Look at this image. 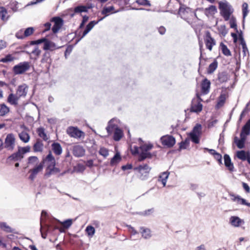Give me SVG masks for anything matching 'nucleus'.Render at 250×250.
I'll return each instance as SVG.
<instances>
[{"instance_id":"nucleus-1","label":"nucleus","mask_w":250,"mask_h":250,"mask_svg":"<svg viewBox=\"0 0 250 250\" xmlns=\"http://www.w3.org/2000/svg\"><path fill=\"white\" fill-rule=\"evenodd\" d=\"M74 220H64L61 222L60 220H50L52 224L47 225L48 231H54L58 229L61 233H64L65 230L68 229L72 225Z\"/></svg>"},{"instance_id":"nucleus-2","label":"nucleus","mask_w":250,"mask_h":250,"mask_svg":"<svg viewBox=\"0 0 250 250\" xmlns=\"http://www.w3.org/2000/svg\"><path fill=\"white\" fill-rule=\"evenodd\" d=\"M219 9L220 10L221 16L224 18L225 21H228L230 15L233 12V8L228 2L225 1L219 2Z\"/></svg>"},{"instance_id":"nucleus-3","label":"nucleus","mask_w":250,"mask_h":250,"mask_svg":"<svg viewBox=\"0 0 250 250\" xmlns=\"http://www.w3.org/2000/svg\"><path fill=\"white\" fill-rule=\"evenodd\" d=\"M151 168L147 164L139 165L134 168V170H137L139 173V178L142 181H145L148 178L149 173Z\"/></svg>"},{"instance_id":"nucleus-4","label":"nucleus","mask_w":250,"mask_h":250,"mask_svg":"<svg viewBox=\"0 0 250 250\" xmlns=\"http://www.w3.org/2000/svg\"><path fill=\"white\" fill-rule=\"evenodd\" d=\"M30 67V62H23L15 65L12 68L14 74L21 75L28 71Z\"/></svg>"},{"instance_id":"nucleus-5","label":"nucleus","mask_w":250,"mask_h":250,"mask_svg":"<svg viewBox=\"0 0 250 250\" xmlns=\"http://www.w3.org/2000/svg\"><path fill=\"white\" fill-rule=\"evenodd\" d=\"M104 18H102L97 21H90L86 25L83 31V33L81 34V32H79L77 34L78 40L76 41V43H77L80 42L84 37H85L94 27V26L97 24L100 21L103 20Z\"/></svg>"},{"instance_id":"nucleus-6","label":"nucleus","mask_w":250,"mask_h":250,"mask_svg":"<svg viewBox=\"0 0 250 250\" xmlns=\"http://www.w3.org/2000/svg\"><path fill=\"white\" fill-rule=\"evenodd\" d=\"M4 143V148L12 151L15 146V138L12 133L8 134L5 138Z\"/></svg>"},{"instance_id":"nucleus-7","label":"nucleus","mask_w":250,"mask_h":250,"mask_svg":"<svg viewBox=\"0 0 250 250\" xmlns=\"http://www.w3.org/2000/svg\"><path fill=\"white\" fill-rule=\"evenodd\" d=\"M52 224L50 220H40V231L43 239H46L48 232H53L54 231H48L47 225Z\"/></svg>"},{"instance_id":"nucleus-8","label":"nucleus","mask_w":250,"mask_h":250,"mask_svg":"<svg viewBox=\"0 0 250 250\" xmlns=\"http://www.w3.org/2000/svg\"><path fill=\"white\" fill-rule=\"evenodd\" d=\"M51 22L54 23L52 27V31L54 34L58 32L59 30L61 28L63 24V19L59 16H56L52 18L50 20Z\"/></svg>"},{"instance_id":"nucleus-9","label":"nucleus","mask_w":250,"mask_h":250,"mask_svg":"<svg viewBox=\"0 0 250 250\" xmlns=\"http://www.w3.org/2000/svg\"><path fill=\"white\" fill-rule=\"evenodd\" d=\"M160 141L163 146L168 148L172 147L176 143L175 138L169 135L163 136L161 137Z\"/></svg>"},{"instance_id":"nucleus-10","label":"nucleus","mask_w":250,"mask_h":250,"mask_svg":"<svg viewBox=\"0 0 250 250\" xmlns=\"http://www.w3.org/2000/svg\"><path fill=\"white\" fill-rule=\"evenodd\" d=\"M44 165V160L42 161L39 165H36L33 168L30 169L29 172L31 174L29 176V179L32 181H34L38 173L42 170Z\"/></svg>"},{"instance_id":"nucleus-11","label":"nucleus","mask_w":250,"mask_h":250,"mask_svg":"<svg viewBox=\"0 0 250 250\" xmlns=\"http://www.w3.org/2000/svg\"><path fill=\"white\" fill-rule=\"evenodd\" d=\"M196 95L198 101L196 104H194L193 101H192L190 107V111L192 112L199 113L202 111L203 108V105L201 103L202 100L198 94H197Z\"/></svg>"},{"instance_id":"nucleus-12","label":"nucleus","mask_w":250,"mask_h":250,"mask_svg":"<svg viewBox=\"0 0 250 250\" xmlns=\"http://www.w3.org/2000/svg\"><path fill=\"white\" fill-rule=\"evenodd\" d=\"M23 158V156L21 155V152L18 150L17 152L12 153L7 158L6 162L7 164H10L13 162L21 161Z\"/></svg>"},{"instance_id":"nucleus-13","label":"nucleus","mask_w":250,"mask_h":250,"mask_svg":"<svg viewBox=\"0 0 250 250\" xmlns=\"http://www.w3.org/2000/svg\"><path fill=\"white\" fill-rule=\"evenodd\" d=\"M205 42L207 48L210 51L212 50L213 46L215 44V40L211 37L210 32L208 31L206 32Z\"/></svg>"},{"instance_id":"nucleus-14","label":"nucleus","mask_w":250,"mask_h":250,"mask_svg":"<svg viewBox=\"0 0 250 250\" xmlns=\"http://www.w3.org/2000/svg\"><path fill=\"white\" fill-rule=\"evenodd\" d=\"M85 150L83 147L80 145H75L73 146L72 153L74 156L76 157H81L84 155Z\"/></svg>"},{"instance_id":"nucleus-15","label":"nucleus","mask_w":250,"mask_h":250,"mask_svg":"<svg viewBox=\"0 0 250 250\" xmlns=\"http://www.w3.org/2000/svg\"><path fill=\"white\" fill-rule=\"evenodd\" d=\"M67 133L72 137L81 138L83 132L79 130L77 127H70L67 130Z\"/></svg>"},{"instance_id":"nucleus-16","label":"nucleus","mask_w":250,"mask_h":250,"mask_svg":"<svg viewBox=\"0 0 250 250\" xmlns=\"http://www.w3.org/2000/svg\"><path fill=\"white\" fill-rule=\"evenodd\" d=\"M28 92V86L26 84L19 85L16 92V95L20 98L25 97Z\"/></svg>"},{"instance_id":"nucleus-17","label":"nucleus","mask_w":250,"mask_h":250,"mask_svg":"<svg viewBox=\"0 0 250 250\" xmlns=\"http://www.w3.org/2000/svg\"><path fill=\"white\" fill-rule=\"evenodd\" d=\"M210 82L207 79L205 78L201 83V91L204 94H207L209 92L210 87Z\"/></svg>"},{"instance_id":"nucleus-18","label":"nucleus","mask_w":250,"mask_h":250,"mask_svg":"<svg viewBox=\"0 0 250 250\" xmlns=\"http://www.w3.org/2000/svg\"><path fill=\"white\" fill-rule=\"evenodd\" d=\"M204 10L205 14L207 16H208L209 15H214L216 13H217V10L216 7L215 5H210L208 7L206 8L205 9H204L203 8H198L196 9V10Z\"/></svg>"},{"instance_id":"nucleus-19","label":"nucleus","mask_w":250,"mask_h":250,"mask_svg":"<svg viewBox=\"0 0 250 250\" xmlns=\"http://www.w3.org/2000/svg\"><path fill=\"white\" fill-rule=\"evenodd\" d=\"M224 165H225V167L230 171H233L234 170V166H233V164L231 162V158H230V156L228 154H225L224 155Z\"/></svg>"},{"instance_id":"nucleus-20","label":"nucleus","mask_w":250,"mask_h":250,"mask_svg":"<svg viewBox=\"0 0 250 250\" xmlns=\"http://www.w3.org/2000/svg\"><path fill=\"white\" fill-rule=\"evenodd\" d=\"M114 10L115 8L112 5L109 7L104 6L101 11L102 14L104 16L103 18L108 16L110 13L114 14L119 12V10L115 11Z\"/></svg>"},{"instance_id":"nucleus-21","label":"nucleus","mask_w":250,"mask_h":250,"mask_svg":"<svg viewBox=\"0 0 250 250\" xmlns=\"http://www.w3.org/2000/svg\"><path fill=\"white\" fill-rule=\"evenodd\" d=\"M60 47H57L56 44L48 40L47 39H46V41L44 42V44H43V49L44 50L47 51V50H51L53 51L55 49H58Z\"/></svg>"},{"instance_id":"nucleus-22","label":"nucleus","mask_w":250,"mask_h":250,"mask_svg":"<svg viewBox=\"0 0 250 250\" xmlns=\"http://www.w3.org/2000/svg\"><path fill=\"white\" fill-rule=\"evenodd\" d=\"M140 231L142 237L146 239H149L151 237V230L145 227H141Z\"/></svg>"},{"instance_id":"nucleus-23","label":"nucleus","mask_w":250,"mask_h":250,"mask_svg":"<svg viewBox=\"0 0 250 250\" xmlns=\"http://www.w3.org/2000/svg\"><path fill=\"white\" fill-rule=\"evenodd\" d=\"M20 98L16 95L10 93L7 98V102L13 105H17Z\"/></svg>"},{"instance_id":"nucleus-24","label":"nucleus","mask_w":250,"mask_h":250,"mask_svg":"<svg viewBox=\"0 0 250 250\" xmlns=\"http://www.w3.org/2000/svg\"><path fill=\"white\" fill-rule=\"evenodd\" d=\"M52 149L57 155H60L62 153V147L61 145L57 142H54L51 145Z\"/></svg>"},{"instance_id":"nucleus-25","label":"nucleus","mask_w":250,"mask_h":250,"mask_svg":"<svg viewBox=\"0 0 250 250\" xmlns=\"http://www.w3.org/2000/svg\"><path fill=\"white\" fill-rule=\"evenodd\" d=\"M43 144L40 139H38L37 140L36 142L33 146L34 151L35 152H42L43 150Z\"/></svg>"},{"instance_id":"nucleus-26","label":"nucleus","mask_w":250,"mask_h":250,"mask_svg":"<svg viewBox=\"0 0 250 250\" xmlns=\"http://www.w3.org/2000/svg\"><path fill=\"white\" fill-rule=\"evenodd\" d=\"M217 80L220 83H224L228 80V75L227 72L222 71L219 72L217 75Z\"/></svg>"},{"instance_id":"nucleus-27","label":"nucleus","mask_w":250,"mask_h":250,"mask_svg":"<svg viewBox=\"0 0 250 250\" xmlns=\"http://www.w3.org/2000/svg\"><path fill=\"white\" fill-rule=\"evenodd\" d=\"M229 195L232 197L231 200L234 202H236L237 204L245 205L246 200L241 197L239 195H235L233 193H229Z\"/></svg>"},{"instance_id":"nucleus-28","label":"nucleus","mask_w":250,"mask_h":250,"mask_svg":"<svg viewBox=\"0 0 250 250\" xmlns=\"http://www.w3.org/2000/svg\"><path fill=\"white\" fill-rule=\"evenodd\" d=\"M123 136V132L119 127L114 130L113 138L115 141H119Z\"/></svg>"},{"instance_id":"nucleus-29","label":"nucleus","mask_w":250,"mask_h":250,"mask_svg":"<svg viewBox=\"0 0 250 250\" xmlns=\"http://www.w3.org/2000/svg\"><path fill=\"white\" fill-rule=\"evenodd\" d=\"M169 173L168 172H164L162 173L158 177V181L161 182L163 187H165L168 179Z\"/></svg>"},{"instance_id":"nucleus-30","label":"nucleus","mask_w":250,"mask_h":250,"mask_svg":"<svg viewBox=\"0 0 250 250\" xmlns=\"http://www.w3.org/2000/svg\"><path fill=\"white\" fill-rule=\"evenodd\" d=\"M85 234L89 238H92L95 233V229L91 225H88L87 226L85 229Z\"/></svg>"},{"instance_id":"nucleus-31","label":"nucleus","mask_w":250,"mask_h":250,"mask_svg":"<svg viewBox=\"0 0 250 250\" xmlns=\"http://www.w3.org/2000/svg\"><path fill=\"white\" fill-rule=\"evenodd\" d=\"M152 156L153 154L150 152H146L141 151L138 155V161L142 162L147 158L151 159L152 157Z\"/></svg>"},{"instance_id":"nucleus-32","label":"nucleus","mask_w":250,"mask_h":250,"mask_svg":"<svg viewBox=\"0 0 250 250\" xmlns=\"http://www.w3.org/2000/svg\"><path fill=\"white\" fill-rule=\"evenodd\" d=\"M250 154L249 151H245V150H239L236 152L237 157L242 161H246L249 154Z\"/></svg>"},{"instance_id":"nucleus-33","label":"nucleus","mask_w":250,"mask_h":250,"mask_svg":"<svg viewBox=\"0 0 250 250\" xmlns=\"http://www.w3.org/2000/svg\"><path fill=\"white\" fill-rule=\"evenodd\" d=\"M0 228L6 232H13L16 234L18 233L16 231L15 232V230L8 226L5 222H0Z\"/></svg>"},{"instance_id":"nucleus-34","label":"nucleus","mask_w":250,"mask_h":250,"mask_svg":"<svg viewBox=\"0 0 250 250\" xmlns=\"http://www.w3.org/2000/svg\"><path fill=\"white\" fill-rule=\"evenodd\" d=\"M121 156L119 152H117L114 156L111 158L110 165L111 166H113L119 163L121 160Z\"/></svg>"},{"instance_id":"nucleus-35","label":"nucleus","mask_w":250,"mask_h":250,"mask_svg":"<svg viewBox=\"0 0 250 250\" xmlns=\"http://www.w3.org/2000/svg\"><path fill=\"white\" fill-rule=\"evenodd\" d=\"M60 172V168L55 167H52V168H50V169L49 170L45 171L44 176L45 178H48L50 177V176L51 175L55 174Z\"/></svg>"},{"instance_id":"nucleus-36","label":"nucleus","mask_w":250,"mask_h":250,"mask_svg":"<svg viewBox=\"0 0 250 250\" xmlns=\"http://www.w3.org/2000/svg\"><path fill=\"white\" fill-rule=\"evenodd\" d=\"M180 4V6L179 8L178 14L185 15L186 13H188L191 11V8L186 6L185 5L182 3Z\"/></svg>"},{"instance_id":"nucleus-37","label":"nucleus","mask_w":250,"mask_h":250,"mask_svg":"<svg viewBox=\"0 0 250 250\" xmlns=\"http://www.w3.org/2000/svg\"><path fill=\"white\" fill-rule=\"evenodd\" d=\"M241 133H243L246 135L250 134V119L246 122L245 125L242 127Z\"/></svg>"},{"instance_id":"nucleus-38","label":"nucleus","mask_w":250,"mask_h":250,"mask_svg":"<svg viewBox=\"0 0 250 250\" xmlns=\"http://www.w3.org/2000/svg\"><path fill=\"white\" fill-rule=\"evenodd\" d=\"M202 125L199 124H197L193 128L192 131L189 133L198 135L201 136L202 134Z\"/></svg>"},{"instance_id":"nucleus-39","label":"nucleus","mask_w":250,"mask_h":250,"mask_svg":"<svg viewBox=\"0 0 250 250\" xmlns=\"http://www.w3.org/2000/svg\"><path fill=\"white\" fill-rule=\"evenodd\" d=\"M118 127V126L117 125L112 123V120H111L108 122V125L106 127V129L108 135L111 134L112 132L116 129V128Z\"/></svg>"},{"instance_id":"nucleus-40","label":"nucleus","mask_w":250,"mask_h":250,"mask_svg":"<svg viewBox=\"0 0 250 250\" xmlns=\"http://www.w3.org/2000/svg\"><path fill=\"white\" fill-rule=\"evenodd\" d=\"M218 62L215 60L212 63H211L208 68V73L212 74L217 68Z\"/></svg>"},{"instance_id":"nucleus-41","label":"nucleus","mask_w":250,"mask_h":250,"mask_svg":"<svg viewBox=\"0 0 250 250\" xmlns=\"http://www.w3.org/2000/svg\"><path fill=\"white\" fill-rule=\"evenodd\" d=\"M41 62L47 63L50 64L51 62V59L50 58V54L49 52L46 51L43 55L42 58L41 60Z\"/></svg>"},{"instance_id":"nucleus-42","label":"nucleus","mask_w":250,"mask_h":250,"mask_svg":"<svg viewBox=\"0 0 250 250\" xmlns=\"http://www.w3.org/2000/svg\"><path fill=\"white\" fill-rule=\"evenodd\" d=\"M179 147L178 149L179 151H180L182 149H186L187 146L189 145V138H186L184 141H181L179 143Z\"/></svg>"},{"instance_id":"nucleus-43","label":"nucleus","mask_w":250,"mask_h":250,"mask_svg":"<svg viewBox=\"0 0 250 250\" xmlns=\"http://www.w3.org/2000/svg\"><path fill=\"white\" fill-rule=\"evenodd\" d=\"M37 132L38 133V135L40 137L42 138L44 141H46L48 140V138L44 131V128L42 127L38 128L37 130Z\"/></svg>"},{"instance_id":"nucleus-44","label":"nucleus","mask_w":250,"mask_h":250,"mask_svg":"<svg viewBox=\"0 0 250 250\" xmlns=\"http://www.w3.org/2000/svg\"><path fill=\"white\" fill-rule=\"evenodd\" d=\"M73 11L75 14L81 13L82 12H87L86 6L83 5H79L75 7Z\"/></svg>"},{"instance_id":"nucleus-45","label":"nucleus","mask_w":250,"mask_h":250,"mask_svg":"<svg viewBox=\"0 0 250 250\" xmlns=\"http://www.w3.org/2000/svg\"><path fill=\"white\" fill-rule=\"evenodd\" d=\"M19 136L20 139L23 142L25 143L28 142L30 140L29 135L24 131H22L21 133H19Z\"/></svg>"},{"instance_id":"nucleus-46","label":"nucleus","mask_w":250,"mask_h":250,"mask_svg":"<svg viewBox=\"0 0 250 250\" xmlns=\"http://www.w3.org/2000/svg\"><path fill=\"white\" fill-rule=\"evenodd\" d=\"M220 46L221 48L222 53L226 56H230L231 55L230 51L228 49L227 45L223 42H221Z\"/></svg>"},{"instance_id":"nucleus-47","label":"nucleus","mask_w":250,"mask_h":250,"mask_svg":"<svg viewBox=\"0 0 250 250\" xmlns=\"http://www.w3.org/2000/svg\"><path fill=\"white\" fill-rule=\"evenodd\" d=\"M242 7L243 14V21L244 22L245 21V18L249 13L248 3L247 2H244L242 4Z\"/></svg>"},{"instance_id":"nucleus-48","label":"nucleus","mask_w":250,"mask_h":250,"mask_svg":"<svg viewBox=\"0 0 250 250\" xmlns=\"http://www.w3.org/2000/svg\"><path fill=\"white\" fill-rule=\"evenodd\" d=\"M188 136L190 140L194 144H198L200 143L201 136H198V135L190 133H188Z\"/></svg>"},{"instance_id":"nucleus-49","label":"nucleus","mask_w":250,"mask_h":250,"mask_svg":"<svg viewBox=\"0 0 250 250\" xmlns=\"http://www.w3.org/2000/svg\"><path fill=\"white\" fill-rule=\"evenodd\" d=\"M234 142L237 147L239 149H242L244 148L245 143L241 141L237 137L235 136L234 137Z\"/></svg>"},{"instance_id":"nucleus-50","label":"nucleus","mask_w":250,"mask_h":250,"mask_svg":"<svg viewBox=\"0 0 250 250\" xmlns=\"http://www.w3.org/2000/svg\"><path fill=\"white\" fill-rule=\"evenodd\" d=\"M9 111V108L5 104H0V116H4Z\"/></svg>"},{"instance_id":"nucleus-51","label":"nucleus","mask_w":250,"mask_h":250,"mask_svg":"<svg viewBox=\"0 0 250 250\" xmlns=\"http://www.w3.org/2000/svg\"><path fill=\"white\" fill-rule=\"evenodd\" d=\"M153 145L151 144H144L140 146V148L141 150V151L146 152H149L148 151L151 149L153 147Z\"/></svg>"},{"instance_id":"nucleus-52","label":"nucleus","mask_w":250,"mask_h":250,"mask_svg":"<svg viewBox=\"0 0 250 250\" xmlns=\"http://www.w3.org/2000/svg\"><path fill=\"white\" fill-rule=\"evenodd\" d=\"M230 27L231 28L234 29L237 33H239L237 29V25L236 21V19L234 17H232L229 21Z\"/></svg>"},{"instance_id":"nucleus-53","label":"nucleus","mask_w":250,"mask_h":250,"mask_svg":"<svg viewBox=\"0 0 250 250\" xmlns=\"http://www.w3.org/2000/svg\"><path fill=\"white\" fill-rule=\"evenodd\" d=\"M18 150L21 152V155L24 156V155L25 153L29 152L30 151V146H29L24 147L18 146Z\"/></svg>"},{"instance_id":"nucleus-54","label":"nucleus","mask_w":250,"mask_h":250,"mask_svg":"<svg viewBox=\"0 0 250 250\" xmlns=\"http://www.w3.org/2000/svg\"><path fill=\"white\" fill-rule=\"evenodd\" d=\"M229 224L232 226L238 227L241 224H244V220H229Z\"/></svg>"},{"instance_id":"nucleus-55","label":"nucleus","mask_w":250,"mask_h":250,"mask_svg":"<svg viewBox=\"0 0 250 250\" xmlns=\"http://www.w3.org/2000/svg\"><path fill=\"white\" fill-rule=\"evenodd\" d=\"M14 59H15L14 57H13L12 55L8 54V55H6L5 56V57L1 58L0 60V62L6 63V62H12V61H13L14 60Z\"/></svg>"},{"instance_id":"nucleus-56","label":"nucleus","mask_w":250,"mask_h":250,"mask_svg":"<svg viewBox=\"0 0 250 250\" xmlns=\"http://www.w3.org/2000/svg\"><path fill=\"white\" fill-rule=\"evenodd\" d=\"M0 18L2 21L7 20V18H5V15L7 14V11L4 7H0Z\"/></svg>"},{"instance_id":"nucleus-57","label":"nucleus","mask_w":250,"mask_h":250,"mask_svg":"<svg viewBox=\"0 0 250 250\" xmlns=\"http://www.w3.org/2000/svg\"><path fill=\"white\" fill-rule=\"evenodd\" d=\"M99 153L104 158H106L109 155L108 150L104 147H102L100 148Z\"/></svg>"},{"instance_id":"nucleus-58","label":"nucleus","mask_w":250,"mask_h":250,"mask_svg":"<svg viewBox=\"0 0 250 250\" xmlns=\"http://www.w3.org/2000/svg\"><path fill=\"white\" fill-rule=\"evenodd\" d=\"M34 31V28L32 27H30L26 28L24 31V36L27 37L31 35Z\"/></svg>"},{"instance_id":"nucleus-59","label":"nucleus","mask_w":250,"mask_h":250,"mask_svg":"<svg viewBox=\"0 0 250 250\" xmlns=\"http://www.w3.org/2000/svg\"><path fill=\"white\" fill-rule=\"evenodd\" d=\"M136 3L140 5L150 6L151 3L148 0H136Z\"/></svg>"},{"instance_id":"nucleus-60","label":"nucleus","mask_w":250,"mask_h":250,"mask_svg":"<svg viewBox=\"0 0 250 250\" xmlns=\"http://www.w3.org/2000/svg\"><path fill=\"white\" fill-rule=\"evenodd\" d=\"M44 160V163L45 161H47L48 162L55 161V159L54 157L53 156L52 152L50 151L48 153V154L47 155L45 159H43L42 161Z\"/></svg>"},{"instance_id":"nucleus-61","label":"nucleus","mask_w":250,"mask_h":250,"mask_svg":"<svg viewBox=\"0 0 250 250\" xmlns=\"http://www.w3.org/2000/svg\"><path fill=\"white\" fill-rule=\"evenodd\" d=\"M219 31L220 33L224 37H225L228 32V30L226 28L225 25H221Z\"/></svg>"},{"instance_id":"nucleus-62","label":"nucleus","mask_w":250,"mask_h":250,"mask_svg":"<svg viewBox=\"0 0 250 250\" xmlns=\"http://www.w3.org/2000/svg\"><path fill=\"white\" fill-rule=\"evenodd\" d=\"M39 161L38 158L37 156H30L28 158V164H34L37 163Z\"/></svg>"},{"instance_id":"nucleus-63","label":"nucleus","mask_w":250,"mask_h":250,"mask_svg":"<svg viewBox=\"0 0 250 250\" xmlns=\"http://www.w3.org/2000/svg\"><path fill=\"white\" fill-rule=\"evenodd\" d=\"M51 214H48L46 211L43 210L42 211L40 219H43V217L46 218L45 219H56L55 217L51 218Z\"/></svg>"},{"instance_id":"nucleus-64","label":"nucleus","mask_w":250,"mask_h":250,"mask_svg":"<svg viewBox=\"0 0 250 250\" xmlns=\"http://www.w3.org/2000/svg\"><path fill=\"white\" fill-rule=\"evenodd\" d=\"M226 101V98L225 96L221 95L219 99L217 102V105L219 106H222L224 104Z\"/></svg>"}]
</instances>
